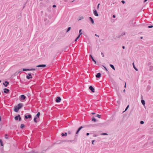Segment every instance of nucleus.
Masks as SVG:
<instances>
[{"mask_svg":"<svg viewBox=\"0 0 153 153\" xmlns=\"http://www.w3.org/2000/svg\"><path fill=\"white\" fill-rule=\"evenodd\" d=\"M8 136V134H5V138L6 139H8V137H7Z\"/></svg>","mask_w":153,"mask_h":153,"instance_id":"58836bf2","label":"nucleus"},{"mask_svg":"<svg viewBox=\"0 0 153 153\" xmlns=\"http://www.w3.org/2000/svg\"><path fill=\"white\" fill-rule=\"evenodd\" d=\"M68 47H67L65 48V49L68 50Z\"/></svg>","mask_w":153,"mask_h":153,"instance_id":"bf43d9fd","label":"nucleus"},{"mask_svg":"<svg viewBox=\"0 0 153 153\" xmlns=\"http://www.w3.org/2000/svg\"><path fill=\"white\" fill-rule=\"evenodd\" d=\"M110 66L114 70H115V68L113 65L112 64H110Z\"/></svg>","mask_w":153,"mask_h":153,"instance_id":"4be33fe9","label":"nucleus"},{"mask_svg":"<svg viewBox=\"0 0 153 153\" xmlns=\"http://www.w3.org/2000/svg\"><path fill=\"white\" fill-rule=\"evenodd\" d=\"M122 48L123 49H124L125 48V47L124 46H122Z\"/></svg>","mask_w":153,"mask_h":153,"instance_id":"e2e57ef3","label":"nucleus"},{"mask_svg":"<svg viewBox=\"0 0 153 153\" xmlns=\"http://www.w3.org/2000/svg\"><path fill=\"white\" fill-rule=\"evenodd\" d=\"M25 119H30L32 118V116L30 114H29L27 115H25L24 116Z\"/></svg>","mask_w":153,"mask_h":153,"instance_id":"f257e3e1","label":"nucleus"},{"mask_svg":"<svg viewBox=\"0 0 153 153\" xmlns=\"http://www.w3.org/2000/svg\"><path fill=\"white\" fill-rule=\"evenodd\" d=\"M3 90L4 92L6 94H8L10 91L9 89L6 88H4Z\"/></svg>","mask_w":153,"mask_h":153,"instance_id":"423d86ee","label":"nucleus"},{"mask_svg":"<svg viewBox=\"0 0 153 153\" xmlns=\"http://www.w3.org/2000/svg\"><path fill=\"white\" fill-rule=\"evenodd\" d=\"M93 13L94 15L97 16H99V14L97 12V11L96 10H93Z\"/></svg>","mask_w":153,"mask_h":153,"instance_id":"6e6552de","label":"nucleus"},{"mask_svg":"<svg viewBox=\"0 0 153 153\" xmlns=\"http://www.w3.org/2000/svg\"><path fill=\"white\" fill-rule=\"evenodd\" d=\"M4 83L6 84H5L4 83H3V85L5 87H7L9 84V82L7 81H5Z\"/></svg>","mask_w":153,"mask_h":153,"instance_id":"9d476101","label":"nucleus"},{"mask_svg":"<svg viewBox=\"0 0 153 153\" xmlns=\"http://www.w3.org/2000/svg\"><path fill=\"white\" fill-rule=\"evenodd\" d=\"M151 88V86L150 85L148 86L147 87V90H149Z\"/></svg>","mask_w":153,"mask_h":153,"instance_id":"79ce46f5","label":"nucleus"},{"mask_svg":"<svg viewBox=\"0 0 153 153\" xmlns=\"http://www.w3.org/2000/svg\"><path fill=\"white\" fill-rule=\"evenodd\" d=\"M18 120H19V121H21L22 120V118L21 117L20 115H19V116L18 118Z\"/></svg>","mask_w":153,"mask_h":153,"instance_id":"4c0bfd02","label":"nucleus"},{"mask_svg":"<svg viewBox=\"0 0 153 153\" xmlns=\"http://www.w3.org/2000/svg\"><path fill=\"white\" fill-rule=\"evenodd\" d=\"M113 17L114 18H115V15H113Z\"/></svg>","mask_w":153,"mask_h":153,"instance_id":"680f3d73","label":"nucleus"},{"mask_svg":"<svg viewBox=\"0 0 153 153\" xmlns=\"http://www.w3.org/2000/svg\"><path fill=\"white\" fill-rule=\"evenodd\" d=\"M27 96L29 97V96H30V94L29 93H28L27 94Z\"/></svg>","mask_w":153,"mask_h":153,"instance_id":"c03bdc74","label":"nucleus"},{"mask_svg":"<svg viewBox=\"0 0 153 153\" xmlns=\"http://www.w3.org/2000/svg\"><path fill=\"white\" fill-rule=\"evenodd\" d=\"M96 117H97L98 118H101V115L99 114H97V115L96 116H95Z\"/></svg>","mask_w":153,"mask_h":153,"instance_id":"e433bc0d","label":"nucleus"},{"mask_svg":"<svg viewBox=\"0 0 153 153\" xmlns=\"http://www.w3.org/2000/svg\"><path fill=\"white\" fill-rule=\"evenodd\" d=\"M27 153H35V151L33 150H32L31 151L28 152Z\"/></svg>","mask_w":153,"mask_h":153,"instance_id":"c85d7f7f","label":"nucleus"},{"mask_svg":"<svg viewBox=\"0 0 153 153\" xmlns=\"http://www.w3.org/2000/svg\"><path fill=\"white\" fill-rule=\"evenodd\" d=\"M68 134H71V131H68Z\"/></svg>","mask_w":153,"mask_h":153,"instance_id":"49530a36","label":"nucleus"},{"mask_svg":"<svg viewBox=\"0 0 153 153\" xmlns=\"http://www.w3.org/2000/svg\"><path fill=\"white\" fill-rule=\"evenodd\" d=\"M19 109V108L17 107V106H15L14 107V111L15 112H17Z\"/></svg>","mask_w":153,"mask_h":153,"instance_id":"f8f14e48","label":"nucleus"},{"mask_svg":"<svg viewBox=\"0 0 153 153\" xmlns=\"http://www.w3.org/2000/svg\"><path fill=\"white\" fill-rule=\"evenodd\" d=\"M25 127V125L24 124H22L21 125L20 128H21L22 129L24 128Z\"/></svg>","mask_w":153,"mask_h":153,"instance_id":"bb28decb","label":"nucleus"},{"mask_svg":"<svg viewBox=\"0 0 153 153\" xmlns=\"http://www.w3.org/2000/svg\"><path fill=\"white\" fill-rule=\"evenodd\" d=\"M61 100V98L59 97H57L56 98V102H60Z\"/></svg>","mask_w":153,"mask_h":153,"instance_id":"7ed1b4c3","label":"nucleus"},{"mask_svg":"<svg viewBox=\"0 0 153 153\" xmlns=\"http://www.w3.org/2000/svg\"><path fill=\"white\" fill-rule=\"evenodd\" d=\"M20 96L21 100H24L26 98V97L23 94L21 95Z\"/></svg>","mask_w":153,"mask_h":153,"instance_id":"20e7f679","label":"nucleus"},{"mask_svg":"<svg viewBox=\"0 0 153 153\" xmlns=\"http://www.w3.org/2000/svg\"><path fill=\"white\" fill-rule=\"evenodd\" d=\"M95 141V140H93L92 141V143L93 145H94V142Z\"/></svg>","mask_w":153,"mask_h":153,"instance_id":"8fccbe9b","label":"nucleus"},{"mask_svg":"<svg viewBox=\"0 0 153 153\" xmlns=\"http://www.w3.org/2000/svg\"><path fill=\"white\" fill-rule=\"evenodd\" d=\"M142 104L143 105H145V102L144 100H142L141 101Z\"/></svg>","mask_w":153,"mask_h":153,"instance_id":"412c9836","label":"nucleus"},{"mask_svg":"<svg viewBox=\"0 0 153 153\" xmlns=\"http://www.w3.org/2000/svg\"><path fill=\"white\" fill-rule=\"evenodd\" d=\"M133 68H134V69L136 71H138V69L134 65V63H133Z\"/></svg>","mask_w":153,"mask_h":153,"instance_id":"a211bd4d","label":"nucleus"},{"mask_svg":"<svg viewBox=\"0 0 153 153\" xmlns=\"http://www.w3.org/2000/svg\"><path fill=\"white\" fill-rule=\"evenodd\" d=\"M37 118V117H35L34 118V119H33L34 122H35L36 123L37 122V121L36 120Z\"/></svg>","mask_w":153,"mask_h":153,"instance_id":"a878e982","label":"nucleus"},{"mask_svg":"<svg viewBox=\"0 0 153 153\" xmlns=\"http://www.w3.org/2000/svg\"><path fill=\"white\" fill-rule=\"evenodd\" d=\"M19 116V114H18L17 116L14 117L15 120H18Z\"/></svg>","mask_w":153,"mask_h":153,"instance_id":"f3484780","label":"nucleus"},{"mask_svg":"<svg viewBox=\"0 0 153 153\" xmlns=\"http://www.w3.org/2000/svg\"><path fill=\"white\" fill-rule=\"evenodd\" d=\"M92 114H95V113H94V112H92Z\"/></svg>","mask_w":153,"mask_h":153,"instance_id":"0e129e2a","label":"nucleus"},{"mask_svg":"<svg viewBox=\"0 0 153 153\" xmlns=\"http://www.w3.org/2000/svg\"><path fill=\"white\" fill-rule=\"evenodd\" d=\"M126 87V82L125 83V85H124V88H125Z\"/></svg>","mask_w":153,"mask_h":153,"instance_id":"5fc2aeb1","label":"nucleus"},{"mask_svg":"<svg viewBox=\"0 0 153 153\" xmlns=\"http://www.w3.org/2000/svg\"><path fill=\"white\" fill-rule=\"evenodd\" d=\"M125 35V33L124 32H123L121 35H120V36H118V38H120L122 36L124 35Z\"/></svg>","mask_w":153,"mask_h":153,"instance_id":"393cba45","label":"nucleus"},{"mask_svg":"<svg viewBox=\"0 0 153 153\" xmlns=\"http://www.w3.org/2000/svg\"><path fill=\"white\" fill-rule=\"evenodd\" d=\"M17 106L20 109L23 107V104L22 103H19L18 104Z\"/></svg>","mask_w":153,"mask_h":153,"instance_id":"ddd939ff","label":"nucleus"},{"mask_svg":"<svg viewBox=\"0 0 153 153\" xmlns=\"http://www.w3.org/2000/svg\"><path fill=\"white\" fill-rule=\"evenodd\" d=\"M89 19L91 23L92 24H94V22L93 19L91 17H89Z\"/></svg>","mask_w":153,"mask_h":153,"instance_id":"dca6fc26","label":"nucleus"},{"mask_svg":"<svg viewBox=\"0 0 153 153\" xmlns=\"http://www.w3.org/2000/svg\"><path fill=\"white\" fill-rule=\"evenodd\" d=\"M129 105H128L126 107V108L125 109V111H126L128 109V108L129 107Z\"/></svg>","mask_w":153,"mask_h":153,"instance_id":"a19ab883","label":"nucleus"},{"mask_svg":"<svg viewBox=\"0 0 153 153\" xmlns=\"http://www.w3.org/2000/svg\"><path fill=\"white\" fill-rule=\"evenodd\" d=\"M82 31V29H80L79 31V35H80V36L82 34V33L81 32Z\"/></svg>","mask_w":153,"mask_h":153,"instance_id":"2f4dec72","label":"nucleus"},{"mask_svg":"<svg viewBox=\"0 0 153 153\" xmlns=\"http://www.w3.org/2000/svg\"><path fill=\"white\" fill-rule=\"evenodd\" d=\"M125 89H124L123 91L124 93H125Z\"/></svg>","mask_w":153,"mask_h":153,"instance_id":"338daca9","label":"nucleus"},{"mask_svg":"<svg viewBox=\"0 0 153 153\" xmlns=\"http://www.w3.org/2000/svg\"><path fill=\"white\" fill-rule=\"evenodd\" d=\"M100 3H99V4H98V5L97 6V9H99V6H100Z\"/></svg>","mask_w":153,"mask_h":153,"instance_id":"de8ad7c7","label":"nucleus"},{"mask_svg":"<svg viewBox=\"0 0 153 153\" xmlns=\"http://www.w3.org/2000/svg\"><path fill=\"white\" fill-rule=\"evenodd\" d=\"M36 70L35 68H31V69H26V68H23L22 69V70L23 71H34Z\"/></svg>","mask_w":153,"mask_h":153,"instance_id":"f03ea898","label":"nucleus"},{"mask_svg":"<svg viewBox=\"0 0 153 153\" xmlns=\"http://www.w3.org/2000/svg\"><path fill=\"white\" fill-rule=\"evenodd\" d=\"M102 66L105 69V70L106 71H107V73H108L109 72L108 71L107 68H106L104 66V65H102Z\"/></svg>","mask_w":153,"mask_h":153,"instance_id":"72a5a7b5","label":"nucleus"},{"mask_svg":"<svg viewBox=\"0 0 153 153\" xmlns=\"http://www.w3.org/2000/svg\"><path fill=\"white\" fill-rule=\"evenodd\" d=\"M71 29V27H69L68 28L67 30L66 31V33H68V31H69Z\"/></svg>","mask_w":153,"mask_h":153,"instance_id":"7c9ffc66","label":"nucleus"},{"mask_svg":"<svg viewBox=\"0 0 153 153\" xmlns=\"http://www.w3.org/2000/svg\"><path fill=\"white\" fill-rule=\"evenodd\" d=\"M68 0H64V2H67L68 1Z\"/></svg>","mask_w":153,"mask_h":153,"instance_id":"13d9d810","label":"nucleus"},{"mask_svg":"<svg viewBox=\"0 0 153 153\" xmlns=\"http://www.w3.org/2000/svg\"><path fill=\"white\" fill-rule=\"evenodd\" d=\"M153 27V25H149V26L148 27L149 28H152Z\"/></svg>","mask_w":153,"mask_h":153,"instance_id":"37998d69","label":"nucleus"},{"mask_svg":"<svg viewBox=\"0 0 153 153\" xmlns=\"http://www.w3.org/2000/svg\"><path fill=\"white\" fill-rule=\"evenodd\" d=\"M79 131L78 130H77V131H76V135L75 136V138H76V136H77L76 134H78V133L79 132ZM75 140H76V138H75Z\"/></svg>","mask_w":153,"mask_h":153,"instance_id":"c756f323","label":"nucleus"},{"mask_svg":"<svg viewBox=\"0 0 153 153\" xmlns=\"http://www.w3.org/2000/svg\"><path fill=\"white\" fill-rule=\"evenodd\" d=\"M56 7V6L55 5H53V7Z\"/></svg>","mask_w":153,"mask_h":153,"instance_id":"6e6d98bb","label":"nucleus"},{"mask_svg":"<svg viewBox=\"0 0 153 153\" xmlns=\"http://www.w3.org/2000/svg\"><path fill=\"white\" fill-rule=\"evenodd\" d=\"M141 39H143V36H141L140 37V38Z\"/></svg>","mask_w":153,"mask_h":153,"instance_id":"774afa93","label":"nucleus"},{"mask_svg":"<svg viewBox=\"0 0 153 153\" xmlns=\"http://www.w3.org/2000/svg\"><path fill=\"white\" fill-rule=\"evenodd\" d=\"M101 135H108V134H107L106 133H102V134H101Z\"/></svg>","mask_w":153,"mask_h":153,"instance_id":"f704fd0d","label":"nucleus"},{"mask_svg":"<svg viewBox=\"0 0 153 153\" xmlns=\"http://www.w3.org/2000/svg\"><path fill=\"white\" fill-rule=\"evenodd\" d=\"M26 78L27 79H31L32 78V77L31 74L29 73L28 74V75L26 76Z\"/></svg>","mask_w":153,"mask_h":153,"instance_id":"39448f33","label":"nucleus"},{"mask_svg":"<svg viewBox=\"0 0 153 153\" xmlns=\"http://www.w3.org/2000/svg\"><path fill=\"white\" fill-rule=\"evenodd\" d=\"M101 54L102 55V56L103 57H104V55L103 53L102 52H101Z\"/></svg>","mask_w":153,"mask_h":153,"instance_id":"864d4df0","label":"nucleus"},{"mask_svg":"<svg viewBox=\"0 0 153 153\" xmlns=\"http://www.w3.org/2000/svg\"><path fill=\"white\" fill-rule=\"evenodd\" d=\"M75 140H76H76H75V139L74 140H62L61 141L62 142H73V141H74Z\"/></svg>","mask_w":153,"mask_h":153,"instance_id":"1a4fd4ad","label":"nucleus"},{"mask_svg":"<svg viewBox=\"0 0 153 153\" xmlns=\"http://www.w3.org/2000/svg\"><path fill=\"white\" fill-rule=\"evenodd\" d=\"M83 128V127L82 126H81L78 128V130L80 131Z\"/></svg>","mask_w":153,"mask_h":153,"instance_id":"c9c22d12","label":"nucleus"},{"mask_svg":"<svg viewBox=\"0 0 153 153\" xmlns=\"http://www.w3.org/2000/svg\"><path fill=\"white\" fill-rule=\"evenodd\" d=\"M43 152H35V153H43Z\"/></svg>","mask_w":153,"mask_h":153,"instance_id":"09e8293b","label":"nucleus"},{"mask_svg":"<svg viewBox=\"0 0 153 153\" xmlns=\"http://www.w3.org/2000/svg\"><path fill=\"white\" fill-rule=\"evenodd\" d=\"M92 121L94 122H96L97 120L94 117H93L92 119Z\"/></svg>","mask_w":153,"mask_h":153,"instance_id":"cd10ccee","label":"nucleus"},{"mask_svg":"<svg viewBox=\"0 0 153 153\" xmlns=\"http://www.w3.org/2000/svg\"><path fill=\"white\" fill-rule=\"evenodd\" d=\"M0 144L1 146H3L4 144H3V141L1 139H0Z\"/></svg>","mask_w":153,"mask_h":153,"instance_id":"5701e85b","label":"nucleus"},{"mask_svg":"<svg viewBox=\"0 0 153 153\" xmlns=\"http://www.w3.org/2000/svg\"><path fill=\"white\" fill-rule=\"evenodd\" d=\"M46 66V65L45 64L39 65L36 66L37 67L44 68Z\"/></svg>","mask_w":153,"mask_h":153,"instance_id":"9b49d317","label":"nucleus"},{"mask_svg":"<svg viewBox=\"0 0 153 153\" xmlns=\"http://www.w3.org/2000/svg\"><path fill=\"white\" fill-rule=\"evenodd\" d=\"M99 124H98L97 125V124H95V125H94V126H99Z\"/></svg>","mask_w":153,"mask_h":153,"instance_id":"3c124183","label":"nucleus"},{"mask_svg":"<svg viewBox=\"0 0 153 153\" xmlns=\"http://www.w3.org/2000/svg\"><path fill=\"white\" fill-rule=\"evenodd\" d=\"M80 37V35H79L78 36L76 37V38L75 39V41H77V39H78Z\"/></svg>","mask_w":153,"mask_h":153,"instance_id":"473e14b6","label":"nucleus"},{"mask_svg":"<svg viewBox=\"0 0 153 153\" xmlns=\"http://www.w3.org/2000/svg\"><path fill=\"white\" fill-rule=\"evenodd\" d=\"M121 2H122V3L123 4H125V1H124V0H122V1H121Z\"/></svg>","mask_w":153,"mask_h":153,"instance_id":"603ef678","label":"nucleus"},{"mask_svg":"<svg viewBox=\"0 0 153 153\" xmlns=\"http://www.w3.org/2000/svg\"><path fill=\"white\" fill-rule=\"evenodd\" d=\"M86 135L87 136L89 135V133H87L86 134Z\"/></svg>","mask_w":153,"mask_h":153,"instance_id":"4d7b16f0","label":"nucleus"},{"mask_svg":"<svg viewBox=\"0 0 153 153\" xmlns=\"http://www.w3.org/2000/svg\"><path fill=\"white\" fill-rule=\"evenodd\" d=\"M95 36H98V37H99V36L98 35H97V34H95Z\"/></svg>","mask_w":153,"mask_h":153,"instance_id":"69168bd1","label":"nucleus"},{"mask_svg":"<svg viewBox=\"0 0 153 153\" xmlns=\"http://www.w3.org/2000/svg\"><path fill=\"white\" fill-rule=\"evenodd\" d=\"M89 89L91 90V91L93 92H95V90L94 88L92 87V86H90L89 87Z\"/></svg>","mask_w":153,"mask_h":153,"instance_id":"0eeeda50","label":"nucleus"},{"mask_svg":"<svg viewBox=\"0 0 153 153\" xmlns=\"http://www.w3.org/2000/svg\"><path fill=\"white\" fill-rule=\"evenodd\" d=\"M89 57H90L92 60V61L95 62V64H96V60L94 59V58L92 56V55L91 54H90L89 55Z\"/></svg>","mask_w":153,"mask_h":153,"instance_id":"4468645a","label":"nucleus"},{"mask_svg":"<svg viewBox=\"0 0 153 153\" xmlns=\"http://www.w3.org/2000/svg\"><path fill=\"white\" fill-rule=\"evenodd\" d=\"M79 19H78V20H80L82 19H84L83 17L82 16H80L79 17Z\"/></svg>","mask_w":153,"mask_h":153,"instance_id":"b1692460","label":"nucleus"},{"mask_svg":"<svg viewBox=\"0 0 153 153\" xmlns=\"http://www.w3.org/2000/svg\"><path fill=\"white\" fill-rule=\"evenodd\" d=\"M140 123L141 124H144V121H140Z\"/></svg>","mask_w":153,"mask_h":153,"instance_id":"a18cd8bd","label":"nucleus"},{"mask_svg":"<svg viewBox=\"0 0 153 153\" xmlns=\"http://www.w3.org/2000/svg\"><path fill=\"white\" fill-rule=\"evenodd\" d=\"M151 67H152V68H153V67H152V66H150V70H152V69H151Z\"/></svg>","mask_w":153,"mask_h":153,"instance_id":"052dcab7","label":"nucleus"},{"mask_svg":"<svg viewBox=\"0 0 153 153\" xmlns=\"http://www.w3.org/2000/svg\"><path fill=\"white\" fill-rule=\"evenodd\" d=\"M40 115V113L39 112H38L37 114L36 115V116L37 118H39V117Z\"/></svg>","mask_w":153,"mask_h":153,"instance_id":"6ab92c4d","label":"nucleus"},{"mask_svg":"<svg viewBox=\"0 0 153 153\" xmlns=\"http://www.w3.org/2000/svg\"><path fill=\"white\" fill-rule=\"evenodd\" d=\"M62 141V140L57 141V144H61L62 143V142H61Z\"/></svg>","mask_w":153,"mask_h":153,"instance_id":"ea45409f","label":"nucleus"},{"mask_svg":"<svg viewBox=\"0 0 153 153\" xmlns=\"http://www.w3.org/2000/svg\"><path fill=\"white\" fill-rule=\"evenodd\" d=\"M101 76V74L100 73H98L96 75V77L97 78H100Z\"/></svg>","mask_w":153,"mask_h":153,"instance_id":"2eb2a0df","label":"nucleus"},{"mask_svg":"<svg viewBox=\"0 0 153 153\" xmlns=\"http://www.w3.org/2000/svg\"><path fill=\"white\" fill-rule=\"evenodd\" d=\"M67 135V134L66 132H65V134L63 133H62L61 134V135L63 137L64 136H66Z\"/></svg>","mask_w":153,"mask_h":153,"instance_id":"aec40b11","label":"nucleus"}]
</instances>
